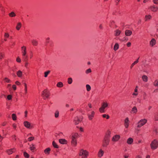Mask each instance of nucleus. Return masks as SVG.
I'll use <instances>...</instances> for the list:
<instances>
[{"mask_svg":"<svg viewBox=\"0 0 158 158\" xmlns=\"http://www.w3.org/2000/svg\"><path fill=\"white\" fill-rule=\"evenodd\" d=\"M21 53L22 60L23 61H28V56L27 49V47L26 46L23 45L21 47Z\"/></svg>","mask_w":158,"mask_h":158,"instance_id":"nucleus-1","label":"nucleus"},{"mask_svg":"<svg viewBox=\"0 0 158 158\" xmlns=\"http://www.w3.org/2000/svg\"><path fill=\"white\" fill-rule=\"evenodd\" d=\"M79 137V134L77 133H73L71 135V144L73 147H76L77 145V139Z\"/></svg>","mask_w":158,"mask_h":158,"instance_id":"nucleus-2","label":"nucleus"},{"mask_svg":"<svg viewBox=\"0 0 158 158\" xmlns=\"http://www.w3.org/2000/svg\"><path fill=\"white\" fill-rule=\"evenodd\" d=\"M109 107V103L106 101H104L102 103L101 106L99 109V111L101 113H104L105 109Z\"/></svg>","mask_w":158,"mask_h":158,"instance_id":"nucleus-3","label":"nucleus"},{"mask_svg":"<svg viewBox=\"0 0 158 158\" xmlns=\"http://www.w3.org/2000/svg\"><path fill=\"white\" fill-rule=\"evenodd\" d=\"M89 155V152L85 150L81 149L79 152V156H81V158H87Z\"/></svg>","mask_w":158,"mask_h":158,"instance_id":"nucleus-4","label":"nucleus"},{"mask_svg":"<svg viewBox=\"0 0 158 158\" xmlns=\"http://www.w3.org/2000/svg\"><path fill=\"white\" fill-rule=\"evenodd\" d=\"M147 122V120L145 118L140 120L137 123V127L140 128L144 125Z\"/></svg>","mask_w":158,"mask_h":158,"instance_id":"nucleus-5","label":"nucleus"},{"mask_svg":"<svg viewBox=\"0 0 158 158\" xmlns=\"http://www.w3.org/2000/svg\"><path fill=\"white\" fill-rule=\"evenodd\" d=\"M151 148L153 150H155L158 147V140L157 139H154L151 142L150 144Z\"/></svg>","mask_w":158,"mask_h":158,"instance_id":"nucleus-6","label":"nucleus"},{"mask_svg":"<svg viewBox=\"0 0 158 158\" xmlns=\"http://www.w3.org/2000/svg\"><path fill=\"white\" fill-rule=\"evenodd\" d=\"M95 115V112L92 110L90 112L87 113V116L89 120H92L94 118Z\"/></svg>","mask_w":158,"mask_h":158,"instance_id":"nucleus-7","label":"nucleus"},{"mask_svg":"<svg viewBox=\"0 0 158 158\" xmlns=\"http://www.w3.org/2000/svg\"><path fill=\"white\" fill-rule=\"evenodd\" d=\"M110 142V139L104 138L102 142V146L104 147H106L109 145Z\"/></svg>","mask_w":158,"mask_h":158,"instance_id":"nucleus-8","label":"nucleus"},{"mask_svg":"<svg viewBox=\"0 0 158 158\" xmlns=\"http://www.w3.org/2000/svg\"><path fill=\"white\" fill-rule=\"evenodd\" d=\"M23 124L24 126L28 129H31L33 127V126L31 125V123L27 121H24L23 122Z\"/></svg>","mask_w":158,"mask_h":158,"instance_id":"nucleus-9","label":"nucleus"},{"mask_svg":"<svg viewBox=\"0 0 158 158\" xmlns=\"http://www.w3.org/2000/svg\"><path fill=\"white\" fill-rule=\"evenodd\" d=\"M49 92L47 90H44L43 92V95L44 98L45 99L48 98L50 96Z\"/></svg>","mask_w":158,"mask_h":158,"instance_id":"nucleus-10","label":"nucleus"},{"mask_svg":"<svg viewBox=\"0 0 158 158\" xmlns=\"http://www.w3.org/2000/svg\"><path fill=\"white\" fill-rule=\"evenodd\" d=\"M120 138V136L119 135H114L112 139L113 142H116L118 141Z\"/></svg>","mask_w":158,"mask_h":158,"instance_id":"nucleus-11","label":"nucleus"},{"mask_svg":"<svg viewBox=\"0 0 158 158\" xmlns=\"http://www.w3.org/2000/svg\"><path fill=\"white\" fill-rule=\"evenodd\" d=\"M149 9H150L151 11L153 12H156L158 10V6L154 5L151 6L149 7Z\"/></svg>","mask_w":158,"mask_h":158,"instance_id":"nucleus-12","label":"nucleus"},{"mask_svg":"<svg viewBox=\"0 0 158 158\" xmlns=\"http://www.w3.org/2000/svg\"><path fill=\"white\" fill-rule=\"evenodd\" d=\"M16 151V149L15 148H13L7 150L6 152L8 155H10L15 152Z\"/></svg>","mask_w":158,"mask_h":158,"instance_id":"nucleus-13","label":"nucleus"},{"mask_svg":"<svg viewBox=\"0 0 158 158\" xmlns=\"http://www.w3.org/2000/svg\"><path fill=\"white\" fill-rule=\"evenodd\" d=\"M81 121V120L78 117H75L74 119L73 122L76 125L78 124Z\"/></svg>","mask_w":158,"mask_h":158,"instance_id":"nucleus-14","label":"nucleus"},{"mask_svg":"<svg viewBox=\"0 0 158 158\" xmlns=\"http://www.w3.org/2000/svg\"><path fill=\"white\" fill-rule=\"evenodd\" d=\"M139 87L138 86H136L134 89V92L132 93V95L134 97H136L138 94V89Z\"/></svg>","mask_w":158,"mask_h":158,"instance_id":"nucleus-15","label":"nucleus"},{"mask_svg":"<svg viewBox=\"0 0 158 158\" xmlns=\"http://www.w3.org/2000/svg\"><path fill=\"white\" fill-rule=\"evenodd\" d=\"M29 149L32 152L36 150V146L33 143L29 145Z\"/></svg>","mask_w":158,"mask_h":158,"instance_id":"nucleus-16","label":"nucleus"},{"mask_svg":"<svg viewBox=\"0 0 158 158\" xmlns=\"http://www.w3.org/2000/svg\"><path fill=\"white\" fill-rule=\"evenodd\" d=\"M129 120L128 117L126 118L124 120V126L126 128H128L129 124Z\"/></svg>","mask_w":158,"mask_h":158,"instance_id":"nucleus-17","label":"nucleus"},{"mask_svg":"<svg viewBox=\"0 0 158 158\" xmlns=\"http://www.w3.org/2000/svg\"><path fill=\"white\" fill-rule=\"evenodd\" d=\"M111 133V132L110 131H107L106 133V135L104 138L110 139V137Z\"/></svg>","mask_w":158,"mask_h":158,"instance_id":"nucleus-18","label":"nucleus"},{"mask_svg":"<svg viewBox=\"0 0 158 158\" xmlns=\"http://www.w3.org/2000/svg\"><path fill=\"white\" fill-rule=\"evenodd\" d=\"M104 153V151L102 149H100L98 153V157L101 158L102 157Z\"/></svg>","mask_w":158,"mask_h":158,"instance_id":"nucleus-19","label":"nucleus"},{"mask_svg":"<svg viewBox=\"0 0 158 158\" xmlns=\"http://www.w3.org/2000/svg\"><path fill=\"white\" fill-rule=\"evenodd\" d=\"M59 143L61 144H66L68 142L67 140L64 139H59Z\"/></svg>","mask_w":158,"mask_h":158,"instance_id":"nucleus-20","label":"nucleus"},{"mask_svg":"<svg viewBox=\"0 0 158 158\" xmlns=\"http://www.w3.org/2000/svg\"><path fill=\"white\" fill-rule=\"evenodd\" d=\"M121 33V31L117 29L114 31V35L116 36H118Z\"/></svg>","mask_w":158,"mask_h":158,"instance_id":"nucleus-21","label":"nucleus"},{"mask_svg":"<svg viewBox=\"0 0 158 158\" xmlns=\"http://www.w3.org/2000/svg\"><path fill=\"white\" fill-rule=\"evenodd\" d=\"M16 75L19 77L22 78L23 75V72L21 70H19L17 72Z\"/></svg>","mask_w":158,"mask_h":158,"instance_id":"nucleus-22","label":"nucleus"},{"mask_svg":"<svg viewBox=\"0 0 158 158\" xmlns=\"http://www.w3.org/2000/svg\"><path fill=\"white\" fill-rule=\"evenodd\" d=\"M133 142V138L130 137L127 140V143L129 145L132 144Z\"/></svg>","mask_w":158,"mask_h":158,"instance_id":"nucleus-23","label":"nucleus"},{"mask_svg":"<svg viewBox=\"0 0 158 158\" xmlns=\"http://www.w3.org/2000/svg\"><path fill=\"white\" fill-rule=\"evenodd\" d=\"M152 17L151 15H146L145 17V21H147L150 20L152 19Z\"/></svg>","mask_w":158,"mask_h":158,"instance_id":"nucleus-24","label":"nucleus"},{"mask_svg":"<svg viewBox=\"0 0 158 158\" xmlns=\"http://www.w3.org/2000/svg\"><path fill=\"white\" fill-rule=\"evenodd\" d=\"M50 151L51 149L49 148H47L44 151V153L47 155H48L50 154Z\"/></svg>","mask_w":158,"mask_h":158,"instance_id":"nucleus-25","label":"nucleus"},{"mask_svg":"<svg viewBox=\"0 0 158 158\" xmlns=\"http://www.w3.org/2000/svg\"><path fill=\"white\" fill-rule=\"evenodd\" d=\"M156 44V40L154 39H152L150 41V44L152 47L153 46Z\"/></svg>","mask_w":158,"mask_h":158,"instance_id":"nucleus-26","label":"nucleus"},{"mask_svg":"<svg viewBox=\"0 0 158 158\" xmlns=\"http://www.w3.org/2000/svg\"><path fill=\"white\" fill-rule=\"evenodd\" d=\"M132 31L130 30H126L125 31V34L127 36H130L132 34Z\"/></svg>","mask_w":158,"mask_h":158,"instance_id":"nucleus-27","label":"nucleus"},{"mask_svg":"<svg viewBox=\"0 0 158 158\" xmlns=\"http://www.w3.org/2000/svg\"><path fill=\"white\" fill-rule=\"evenodd\" d=\"M119 48V45L117 43H116L114 46V51H116Z\"/></svg>","mask_w":158,"mask_h":158,"instance_id":"nucleus-28","label":"nucleus"},{"mask_svg":"<svg viewBox=\"0 0 158 158\" xmlns=\"http://www.w3.org/2000/svg\"><path fill=\"white\" fill-rule=\"evenodd\" d=\"M31 42L32 44L35 46L37 45L38 44V42L36 40L33 39L32 40Z\"/></svg>","mask_w":158,"mask_h":158,"instance_id":"nucleus-29","label":"nucleus"},{"mask_svg":"<svg viewBox=\"0 0 158 158\" xmlns=\"http://www.w3.org/2000/svg\"><path fill=\"white\" fill-rule=\"evenodd\" d=\"M3 80L5 83H10L11 82V80L7 77H5Z\"/></svg>","mask_w":158,"mask_h":158,"instance_id":"nucleus-30","label":"nucleus"},{"mask_svg":"<svg viewBox=\"0 0 158 158\" xmlns=\"http://www.w3.org/2000/svg\"><path fill=\"white\" fill-rule=\"evenodd\" d=\"M22 26V24L20 22H19L17 23L16 28L17 30H19Z\"/></svg>","mask_w":158,"mask_h":158,"instance_id":"nucleus-31","label":"nucleus"},{"mask_svg":"<svg viewBox=\"0 0 158 158\" xmlns=\"http://www.w3.org/2000/svg\"><path fill=\"white\" fill-rule=\"evenodd\" d=\"M143 81L145 82H147L148 81V77L146 75H143L142 76V77Z\"/></svg>","mask_w":158,"mask_h":158,"instance_id":"nucleus-32","label":"nucleus"},{"mask_svg":"<svg viewBox=\"0 0 158 158\" xmlns=\"http://www.w3.org/2000/svg\"><path fill=\"white\" fill-rule=\"evenodd\" d=\"M131 111L133 113H134L135 114H136L138 111L136 107V106L133 107V108H132Z\"/></svg>","mask_w":158,"mask_h":158,"instance_id":"nucleus-33","label":"nucleus"},{"mask_svg":"<svg viewBox=\"0 0 158 158\" xmlns=\"http://www.w3.org/2000/svg\"><path fill=\"white\" fill-rule=\"evenodd\" d=\"M139 58L137 59L135 61L131 66V68L132 69L133 66L135 64H137L139 62Z\"/></svg>","mask_w":158,"mask_h":158,"instance_id":"nucleus-34","label":"nucleus"},{"mask_svg":"<svg viewBox=\"0 0 158 158\" xmlns=\"http://www.w3.org/2000/svg\"><path fill=\"white\" fill-rule=\"evenodd\" d=\"M59 112L58 110H56L54 113L55 117L56 118H58L59 116Z\"/></svg>","mask_w":158,"mask_h":158,"instance_id":"nucleus-35","label":"nucleus"},{"mask_svg":"<svg viewBox=\"0 0 158 158\" xmlns=\"http://www.w3.org/2000/svg\"><path fill=\"white\" fill-rule=\"evenodd\" d=\"M56 86L58 87L61 88L63 86V84L62 82H60L57 83Z\"/></svg>","mask_w":158,"mask_h":158,"instance_id":"nucleus-36","label":"nucleus"},{"mask_svg":"<svg viewBox=\"0 0 158 158\" xmlns=\"http://www.w3.org/2000/svg\"><path fill=\"white\" fill-rule=\"evenodd\" d=\"M23 84L24 86L25 94H26L27 93V85L26 83H24Z\"/></svg>","mask_w":158,"mask_h":158,"instance_id":"nucleus-37","label":"nucleus"},{"mask_svg":"<svg viewBox=\"0 0 158 158\" xmlns=\"http://www.w3.org/2000/svg\"><path fill=\"white\" fill-rule=\"evenodd\" d=\"M128 40V38L126 36L124 37L122 39H119V40L122 42H123L125 41H127Z\"/></svg>","mask_w":158,"mask_h":158,"instance_id":"nucleus-38","label":"nucleus"},{"mask_svg":"<svg viewBox=\"0 0 158 158\" xmlns=\"http://www.w3.org/2000/svg\"><path fill=\"white\" fill-rule=\"evenodd\" d=\"M9 15L10 17H14L16 16V14L13 12H11L9 14Z\"/></svg>","mask_w":158,"mask_h":158,"instance_id":"nucleus-39","label":"nucleus"},{"mask_svg":"<svg viewBox=\"0 0 158 158\" xmlns=\"http://www.w3.org/2000/svg\"><path fill=\"white\" fill-rule=\"evenodd\" d=\"M102 116L103 118H106V119H109L110 118V116L108 114H103L102 115Z\"/></svg>","mask_w":158,"mask_h":158,"instance_id":"nucleus-40","label":"nucleus"},{"mask_svg":"<svg viewBox=\"0 0 158 158\" xmlns=\"http://www.w3.org/2000/svg\"><path fill=\"white\" fill-rule=\"evenodd\" d=\"M86 90L87 91H89L91 89V87L90 85L88 84H87L86 85Z\"/></svg>","mask_w":158,"mask_h":158,"instance_id":"nucleus-41","label":"nucleus"},{"mask_svg":"<svg viewBox=\"0 0 158 158\" xmlns=\"http://www.w3.org/2000/svg\"><path fill=\"white\" fill-rule=\"evenodd\" d=\"M12 118L13 120H15L17 119V116L15 114H12Z\"/></svg>","mask_w":158,"mask_h":158,"instance_id":"nucleus-42","label":"nucleus"},{"mask_svg":"<svg viewBox=\"0 0 158 158\" xmlns=\"http://www.w3.org/2000/svg\"><path fill=\"white\" fill-rule=\"evenodd\" d=\"M52 145L53 147L56 148H58L59 147L57 144L54 141H53L52 142Z\"/></svg>","mask_w":158,"mask_h":158,"instance_id":"nucleus-43","label":"nucleus"},{"mask_svg":"<svg viewBox=\"0 0 158 158\" xmlns=\"http://www.w3.org/2000/svg\"><path fill=\"white\" fill-rule=\"evenodd\" d=\"M154 119L156 121H158V113H157L155 114Z\"/></svg>","mask_w":158,"mask_h":158,"instance_id":"nucleus-44","label":"nucleus"},{"mask_svg":"<svg viewBox=\"0 0 158 158\" xmlns=\"http://www.w3.org/2000/svg\"><path fill=\"white\" fill-rule=\"evenodd\" d=\"M23 155L26 158H28L30 156L29 154L26 152H24Z\"/></svg>","mask_w":158,"mask_h":158,"instance_id":"nucleus-45","label":"nucleus"},{"mask_svg":"<svg viewBox=\"0 0 158 158\" xmlns=\"http://www.w3.org/2000/svg\"><path fill=\"white\" fill-rule=\"evenodd\" d=\"M73 82V80L71 78H69L68 79V83L69 84H72Z\"/></svg>","mask_w":158,"mask_h":158,"instance_id":"nucleus-46","label":"nucleus"},{"mask_svg":"<svg viewBox=\"0 0 158 158\" xmlns=\"http://www.w3.org/2000/svg\"><path fill=\"white\" fill-rule=\"evenodd\" d=\"M34 139H35V138L34 137L31 136V137H29L28 138L27 140H28V141L30 142V141L33 140Z\"/></svg>","mask_w":158,"mask_h":158,"instance_id":"nucleus-47","label":"nucleus"},{"mask_svg":"<svg viewBox=\"0 0 158 158\" xmlns=\"http://www.w3.org/2000/svg\"><path fill=\"white\" fill-rule=\"evenodd\" d=\"M50 73V71H48L46 72H45L44 73V77H47L48 76V75L49 73Z\"/></svg>","mask_w":158,"mask_h":158,"instance_id":"nucleus-48","label":"nucleus"},{"mask_svg":"<svg viewBox=\"0 0 158 158\" xmlns=\"http://www.w3.org/2000/svg\"><path fill=\"white\" fill-rule=\"evenodd\" d=\"M153 85L155 86H158V80H156L154 81Z\"/></svg>","mask_w":158,"mask_h":158,"instance_id":"nucleus-49","label":"nucleus"},{"mask_svg":"<svg viewBox=\"0 0 158 158\" xmlns=\"http://www.w3.org/2000/svg\"><path fill=\"white\" fill-rule=\"evenodd\" d=\"M91 72V70L89 68L87 69L85 71V73L86 74H88L90 73Z\"/></svg>","mask_w":158,"mask_h":158,"instance_id":"nucleus-50","label":"nucleus"},{"mask_svg":"<svg viewBox=\"0 0 158 158\" xmlns=\"http://www.w3.org/2000/svg\"><path fill=\"white\" fill-rule=\"evenodd\" d=\"M25 61L26 62L25 63L24 66L25 67L27 68L28 67L29 64L28 62V61Z\"/></svg>","mask_w":158,"mask_h":158,"instance_id":"nucleus-51","label":"nucleus"},{"mask_svg":"<svg viewBox=\"0 0 158 158\" xmlns=\"http://www.w3.org/2000/svg\"><path fill=\"white\" fill-rule=\"evenodd\" d=\"M4 36L5 38H8L9 36V35L7 33H5Z\"/></svg>","mask_w":158,"mask_h":158,"instance_id":"nucleus-52","label":"nucleus"},{"mask_svg":"<svg viewBox=\"0 0 158 158\" xmlns=\"http://www.w3.org/2000/svg\"><path fill=\"white\" fill-rule=\"evenodd\" d=\"M12 96L11 95H8L7 96V99L8 100H10L12 99Z\"/></svg>","mask_w":158,"mask_h":158,"instance_id":"nucleus-53","label":"nucleus"},{"mask_svg":"<svg viewBox=\"0 0 158 158\" xmlns=\"http://www.w3.org/2000/svg\"><path fill=\"white\" fill-rule=\"evenodd\" d=\"M16 61L18 63H20L21 62V59L18 57L16 59Z\"/></svg>","mask_w":158,"mask_h":158,"instance_id":"nucleus-54","label":"nucleus"},{"mask_svg":"<svg viewBox=\"0 0 158 158\" xmlns=\"http://www.w3.org/2000/svg\"><path fill=\"white\" fill-rule=\"evenodd\" d=\"M33 56V54L32 52H31L30 55V59H31Z\"/></svg>","mask_w":158,"mask_h":158,"instance_id":"nucleus-55","label":"nucleus"},{"mask_svg":"<svg viewBox=\"0 0 158 158\" xmlns=\"http://www.w3.org/2000/svg\"><path fill=\"white\" fill-rule=\"evenodd\" d=\"M12 88L14 90H15L16 89V85H13L12 86Z\"/></svg>","mask_w":158,"mask_h":158,"instance_id":"nucleus-56","label":"nucleus"},{"mask_svg":"<svg viewBox=\"0 0 158 158\" xmlns=\"http://www.w3.org/2000/svg\"><path fill=\"white\" fill-rule=\"evenodd\" d=\"M131 45V43L130 42H128L127 43V47H130Z\"/></svg>","mask_w":158,"mask_h":158,"instance_id":"nucleus-57","label":"nucleus"},{"mask_svg":"<svg viewBox=\"0 0 158 158\" xmlns=\"http://www.w3.org/2000/svg\"><path fill=\"white\" fill-rule=\"evenodd\" d=\"M3 55L4 54L2 53H0V59H2L3 58Z\"/></svg>","mask_w":158,"mask_h":158,"instance_id":"nucleus-58","label":"nucleus"},{"mask_svg":"<svg viewBox=\"0 0 158 158\" xmlns=\"http://www.w3.org/2000/svg\"><path fill=\"white\" fill-rule=\"evenodd\" d=\"M153 2L156 4H158V0H153Z\"/></svg>","mask_w":158,"mask_h":158,"instance_id":"nucleus-59","label":"nucleus"},{"mask_svg":"<svg viewBox=\"0 0 158 158\" xmlns=\"http://www.w3.org/2000/svg\"><path fill=\"white\" fill-rule=\"evenodd\" d=\"M15 83L16 85H20L21 84L18 81H16L15 82Z\"/></svg>","mask_w":158,"mask_h":158,"instance_id":"nucleus-60","label":"nucleus"},{"mask_svg":"<svg viewBox=\"0 0 158 158\" xmlns=\"http://www.w3.org/2000/svg\"><path fill=\"white\" fill-rule=\"evenodd\" d=\"M12 126L14 129H15L17 127V125L15 123H14L13 124Z\"/></svg>","mask_w":158,"mask_h":158,"instance_id":"nucleus-61","label":"nucleus"},{"mask_svg":"<svg viewBox=\"0 0 158 158\" xmlns=\"http://www.w3.org/2000/svg\"><path fill=\"white\" fill-rule=\"evenodd\" d=\"M50 38L49 37H48L46 39V42L47 43H48L49 42L50 40Z\"/></svg>","mask_w":158,"mask_h":158,"instance_id":"nucleus-62","label":"nucleus"},{"mask_svg":"<svg viewBox=\"0 0 158 158\" xmlns=\"http://www.w3.org/2000/svg\"><path fill=\"white\" fill-rule=\"evenodd\" d=\"M124 157L125 158H127L129 157L128 155L125 154L124 155Z\"/></svg>","mask_w":158,"mask_h":158,"instance_id":"nucleus-63","label":"nucleus"},{"mask_svg":"<svg viewBox=\"0 0 158 158\" xmlns=\"http://www.w3.org/2000/svg\"><path fill=\"white\" fill-rule=\"evenodd\" d=\"M135 158H142V157L140 155H137L136 156Z\"/></svg>","mask_w":158,"mask_h":158,"instance_id":"nucleus-64","label":"nucleus"}]
</instances>
